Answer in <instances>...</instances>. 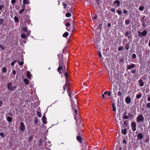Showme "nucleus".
<instances>
[{
    "instance_id": "obj_1",
    "label": "nucleus",
    "mask_w": 150,
    "mask_h": 150,
    "mask_svg": "<svg viewBox=\"0 0 150 150\" xmlns=\"http://www.w3.org/2000/svg\"><path fill=\"white\" fill-rule=\"evenodd\" d=\"M106 61L107 62L105 63V65L108 72L109 80L112 82V64L111 62L109 61V60L108 59H107Z\"/></svg>"
},
{
    "instance_id": "obj_2",
    "label": "nucleus",
    "mask_w": 150,
    "mask_h": 150,
    "mask_svg": "<svg viewBox=\"0 0 150 150\" xmlns=\"http://www.w3.org/2000/svg\"><path fill=\"white\" fill-rule=\"evenodd\" d=\"M59 67L57 69V71L60 73V72L61 70L63 69V71H65L66 67L64 65V64L62 60H59Z\"/></svg>"
},
{
    "instance_id": "obj_3",
    "label": "nucleus",
    "mask_w": 150,
    "mask_h": 150,
    "mask_svg": "<svg viewBox=\"0 0 150 150\" xmlns=\"http://www.w3.org/2000/svg\"><path fill=\"white\" fill-rule=\"evenodd\" d=\"M144 120V118L142 115H139L137 117V120L138 122H139L140 121H142Z\"/></svg>"
},
{
    "instance_id": "obj_4",
    "label": "nucleus",
    "mask_w": 150,
    "mask_h": 150,
    "mask_svg": "<svg viewBox=\"0 0 150 150\" xmlns=\"http://www.w3.org/2000/svg\"><path fill=\"white\" fill-rule=\"evenodd\" d=\"M7 88L8 89L13 91L15 89L16 87L15 86L12 87V83H9L7 84Z\"/></svg>"
},
{
    "instance_id": "obj_5",
    "label": "nucleus",
    "mask_w": 150,
    "mask_h": 150,
    "mask_svg": "<svg viewBox=\"0 0 150 150\" xmlns=\"http://www.w3.org/2000/svg\"><path fill=\"white\" fill-rule=\"evenodd\" d=\"M138 33L139 34V36L141 38H142V36H145L147 34V32L146 30H144L142 33L140 31H139Z\"/></svg>"
},
{
    "instance_id": "obj_6",
    "label": "nucleus",
    "mask_w": 150,
    "mask_h": 150,
    "mask_svg": "<svg viewBox=\"0 0 150 150\" xmlns=\"http://www.w3.org/2000/svg\"><path fill=\"white\" fill-rule=\"evenodd\" d=\"M136 123L135 122H133L131 123V127L133 131H135L136 129Z\"/></svg>"
},
{
    "instance_id": "obj_7",
    "label": "nucleus",
    "mask_w": 150,
    "mask_h": 150,
    "mask_svg": "<svg viewBox=\"0 0 150 150\" xmlns=\"http://www.w3.org/2000/svg\"><path fill=\"white\" fill-rule=\"evenodd\" d=\"M25 126L24 123L21 122L20 123V129L22 131H23L25 130Z\"/></svg>"
},
{
    "instance_id": "obj_8",
    "label": "nucleus",
    "mask_w": 150,
    "mask_h": 150,
    "mask_svg": "<svg viewBox=\"0 0 150 150\" xmlns=\"http://www.w3.org/2000/svg\"><path fill=\"white\" fill-rule=\"evenodd\" d=\"M135 65L134 64H132L131 65H129L127 67V70H130L131 69H133L135 67Z\"/></svg>"
},
{
    "instance_id": "obj_9",
    "label": "nucleus",
    "mask_w": 150,
    "mask_h": 150,
    "mask_svg": "<svg viewBox=\"0 0 150 150\" xmlns=\"http://www.w3.org/2000/svg\"><path fill=\"white\" fill-rule=\"evenodd\" d=\"M131 98L128 97V96L125 99V102L127 104L131 102Z\"/></svg>"
},
{
    "instance_id": "obj_10",
    "label": "nucleus",
    "mask_w": 150,
    "mask_h": 150,
    "mask_svg": "<svg viewBox=\"0 0 150 150\" xmlns=\"http://www.w3.org/2000/svg\"><path fill=\"white\" fill-rule=\"evenodd\" d=\"M143 137V134L142 133H139L137 135V138L139 139H142Z\"/></svg>"
},
{
    "instance_id": "obj_11",
    "label": "nucleus",
    "mask_w": 150,
    "mask_h": 150,
    "mask_svg": "<svg viewBox=\"0 0 150 150\" xmlns=\"http://www.w3.org/2000/svg\"><path fill=\"white\" fill-rule=\"evenodd\" d=\"M138 82L139 84V86H142L144 85V81L141 80L140 79L138 81Z\"/></svg>"
},
{
    "instance_id": "obj_12",
    "label": "nucleus",
    "mask_w": 150,
    "mask_h": 150,
    "mask_svg": "<svg viewBox=\"0 0 150 150\" xmlns=\"http://www.w3.org/2000/svg\"><path fill=\"white\" fill-rule=\"evenodd\" d=\"M113 3L114 4H117V6H119L120 5V2L118 0H116L113 1Z\"/></svg>"
},
{
    "instance_id": "obj_13",
    "label": "nucleus",
    "mask_w": 150,
    "mask_h": 150,
    "mask_svg": "<svg viewBox=\"0 0 150 150\" xmlns=\"http://www.w3.org/2000/svg\"><path fill=\"white\" fill-rule=\"evenodd\" d=\"M127 130L126 128H125L124 129H122V133L125 135L127 134Z\"/></svg>"
},
{
    "instance_id": "obj_14",
    "label": "nucleus",
    "mask_w": 150,
    "mask_h": 150,
    "mask_svg": "<svg viewBox=\"0 0 150 150\" xmlns=\"http://www.w3.org/2000/svg\"><path fill=\"white\" fill-rule=\"evenodd\" d=\"M22 7L23 8V9L19 11V13L20 14H21L24 11L25 6L24 4H23V5L22 6Z\"/></svg>"
},
{
    "instance_id": "obj_15",
    "label": "nucleus",
    "mask_w": 150,
    "mask_h": 150,
    "mask_svg": "<svg viewBox=\"0 0 150 150\" xmlns=\"http://www.w3.org/2000/svg\"><path fill=\"white\" fill-rule=\"evenodd\" d=\"M107 93V92L106 91L104 92V93L102 94V96L103 98L105 99L106 98V96H105V95H106Z\"/></svg>"
},
{
    "instance_id": "obj_16",
    "label": "nucleus",
    "mask_w": 150,
    "mask_h": 150,
    "mask_svg": "<svg viewBox=\"0 0 150 150\" xmlns=\"http://www.w3.org/2000/svg\"><path fill=\"white\" fill-rule=\"evenodd\" d=\"M130 45V43L128 42L127 44L125 45V49L126 50H128L129 49V46Z\"/></svg>"
},
{
    "instance_id": "obj_17",
    "label": "nucleus",
    "mask_w": 150,
    "mask_h": 150,
    "mask_svg": "<svg viewBox=\"0 0 150 150\" xmlns=\"http://www.w3.org/2000/svg\"><path fill=\"white\" fill-rule=\"evenodd\" d=\"M131 34V33L130 32L127 31L125 32V36L126 37L128 36L129 35Z\"/></svg>"
},
{
    "instance_id": "obj_18",
    "label": "nucleus",
    "mask_w": 150,
    "mask_h": 150,
    "mask_svg": "<svg viewBox=\"0 0 150 150\" xmlns=\"http://www.w3.org/2000/svg\"><path fill=\"white\" fill-rule=\"evenodd\" d=\"M27 77L29 79L31 77V74L30 71H28L27 72Z\"/></svg>"
},
{
    "instance_id": "obj_19",
    "label": "nucleus",
    "mask_w": 150,
    "mask_h": 150,
    "mask_svg": "<svg viewBox=\"0 0 150 150\" xmlns=\"http://www.w3.org/2000/svg\"><path fill=\"white\" fill-rule=\"evenodd\" d=\"M30 3V2L29 1L27 0H23V3L24 5V4H28Z\"/></svg>"
},
{
    "instance_id": "obj_20",
    "label": "nucleus",
    "mask_w": 150,
    "mask_h": 150,
    "mask_svg": "<svg viewBox=\"0 0 150 150\" xmlns=\"http://www.w3.org/2000/svg\"><path fill=\"white\" fill-rule=\"evenodd\" d=\"M69 35V33L67 32H65L63 35V36L64 38L67 37Z\"/></svg>"
},
{
    "instance_id": "obj_21",
    "label": "nucleus",
    "mask_w": 150,
    "mask_h": 150,
    "mask_svg": "<svg viewBox=\"0 0 150 150\" xmlns=\"http://www.w3.org/2000/svg\"><path fill=\"white\" fill-rule=\"evenodd\" d=\"M46 118L45 117L43 116L42 118V120L44 124H46V122L45 121Z\"/></svg>"
},
{
    "instance_id": "obj_22",
    "label": "nucleus",
    "mask_w": 150,
    "mask_h": 150,
    "mask_svg": "<svg viewBox=\"0 0 150 150\" xmlns=\"http://www.w3.org/2000/svg\"><path fill=\"white\" fill-rule=\"evenodd\" d=\"M139 9L140 11H143L144 9V6H141L139 7Z\"/></svg>"
},
{
    "instance_id": "obj_23",
    "label": "nucleus",
    "mask_w": 150,
    "mask_h": 150,
    "mask_svg": "<svg viewBox=\"0 0 150 150\" xmlns=\"http://www.w3.org/2000/svg\"><path fill=\"white\" fill-rule=\"evenodd\" d=\"M64 75L65 77L66 81H69V80H68V74L66 72L65 73Z\"/></svg>"
},
{
    "instance_id": "obj_24",
    "label": "nucleus",
    "mask_w": 150,
    "mask_h": 150,
    "mask_svg": "<svg viewBox=\"0 0 150 150\" xmlns=\"http://www.w3.org/2000/svg\"><path fill=\"white\" fill-rule=\"evenodd\" d=\"M76 138H77V140L79 141L80 142H81V137L79 136H77L76 137Z\"/></svg>"
},
{
    "instance_id": "obj_25",
    "label": "nucleus",
    "mask_w": 150,
    "mask_h": 150,
    "mask_svg": "<svg viewBox=\"0 0 150 150\" xmlns=\"http://www.w3.org/2000/svg\"><path fill=\"white\" fill-rule=\"evenodd\" d=\"M142 96V95L141 94H138L136 96V98H140Z\"/></svg>"
},
{
    "instance_id": "obj_26",
    "label": "nucleus",
    "mask_w": 150,
    "mask_h": 150,
    "mask_svg": "<svg viewBox=\"0 0 150 150\" xmlns=\"http://www.w3.org/2000/svg\"><path fill=\"white\" fill-rule=\"evenodd\" d=\"M69 83V81H66V82L65 83L64 85V86H65L66 87L68 85V84Z\"/></svg>"
},
{
    "instance_id": "obj_27",
    "label": "nucleus",
    "mask_w": 150,
    "mask_h": 150,
    "mask_svg": "<svg viewBox=\"0 0 150 150\" xmlns=\"http://www.w3.org/2000/svg\"><path fill=\"white\" fill-rule=\"evenodd\" d=\"M112 91L111 90H110V91L107 92L108 95L109 96H112Z\"/></svg>"
},
{
    "instance_id": "obj_28",
    "label": "nucleus",
    "mask_w": 150,
    "mask_h": 150,
    "mask_svg": "<svg viewBox=\"0 0 150 150\" xmlns=\"http://www.w3.org/2000/svg\"><path fill=\"white\" fill-rule=\"evenodd\" d=\"M14 19L15 21L16 22H18L19 21L18 18L17 16H15L14 17Z\"/></svg>"
},
{
    "instance_id": "obj_29",
    "label": "nucleus",
    "mask_w": 150,
    "mask_h": 150,
    "mask_svg": "<svg viewBox=\"0 0 150 150\" xmlns=\"http://www.w3.org/2000/svg\"><path fill=\"white\" fill-rule=\"evenodd\" d=\"M18 64L20 66H22L23 64V62L21 61L20 62L19 61H18Z\"/></svg>"
},
{
    "instance_id": "obj_30",
    "label": "nucleus",
    "mask_w": 150,
    "mask_h": 150,
    "mask_svg": "<svg viewBox=\"0 0 150 150\" xmlns=\"http://www.w3.org/2000/svg\"><path fill=\"white\" fill-rule=\"evenodd\" d=\"M128 121L127 120H125L124 122V125L125 126H127L128 125Z\"/></svg>"
},
{
    "instance_id": "obj_31",
    "label": "nucleus",
    "mask_w": 150,
    "mask_h": 150,
    "mask_svg": "<svg viewBox=\"0 0 150 150\" xmlns=\"http://www.w3.org/2000/svg\"><path fill=\"white\" fill-rule=\"evenodd\" d=\"M98 4H99L103 2L102 0H97L96 1Z\"/></svg>"
},
{
    "instance_id": "obj_32",
    "label": "nucleus",
    "mask_w": 150,
    "mask_h": 150,
    "mask_svg": "<svg viewBox=\"0 0 150 150\" xmlns=\"http://www.w3.org/2000/svg\"><path fill=\"white\" fill-rule=\"evenodd\" d=\"M124 49V47L123 46H121L119 47L118 48V50L121 51Z\"/></svg>"
},
{
    "instance_id": "obj_33",
    "label": "nucleus",
    "mask_w": 150,
    "mask_h": 150,
    "mask_svg": "<svg viewBox=\"0 0 150 150\" xmlns=\"http://www.w3.org/2000/svg\"><path fill=\"white\" fill-rule=\"evenodd\" d=\"M125 23L127 25H128L130 23V21L129 20H126L125 21Z\"/></svg>"
},
{
    "instance_id": "obj_34",
    "label": "nucleus",
    "mask_w": 150,
    "mask_h": 150,
    "mask_svg": "<svg viewBox=\"0 0 150 150\" xmlns=\"http://www.w3.org/2000/svg\"><path fill=\"white\" fill-rule=\"evenodd\" d=\"M98 55L99 57H100V58L102 59L103 60V59L102 58V56L101 55V53L100 52H98Z\"/></svg>"
},
{
    "instance_id": "obj_35",
    "label": "nucleus",
    "mask_w": 150,
    "mask_h": 150,
    "mask_svg": "<svg viewBox=\"0 0 150 150\" xmlns=\"http://www.w3.org/2000/svg\"><path fill=\"white\" fill-rule=\"evenodd\" d=\"M21 37L23 38H26V36L24 34H21Z\"/></svg>"
},
{
    "instance_id": "obj_36",
    "label": "nucleus",
    "mask_w": 150,
    "mask_h": 150,
    "mask_svg": "<svg viewBox=\"0 0 150 150\" xmlns=\"http://www.w3.org/2000/svg\"><path fill=\"white\" fill-rule=\"evenodd\" d=\"M24 82L26 84H28L29 83V81L27 79H24Z\"/></svg>"
},
{
    "instance_id": "obj_37",
    "label": "nucleus",
    "mask_w": 150,
    "mask_h": 150,
    "mask_svg": "<svg viewBox=\"0 0 150 150\" xmlns=\"http://www.w3.org/2000/svg\"><path fill=\"white\" fill-rule=\"evenodd\" d=\"M66 16L67 17H70L71 16V13H68L66 14Z\"/></svg>"
},
{
    "instance_id": "obj_38",
    "label": "nucleus",
    "mask_w": 150,
    "mask_h": 150,
    "mask_svg": "<svg viewBox=\"0 0 150 150\" xmlns=\"http://www.w3.org/2000/svg\"><path fill=\"white\" fill-rule=\"evenodd\" d=\"M7 120L9 122H11L12 121V118L11 117H8L7 118Z\"/></svg>"
},
{
    "instance_id": "obj_39",
    "label": "nucleus",
    "mask_w": 150,
    "mask_h": 150,
    "mask_svg": "<svg viewBox=\"0 0 150 150\" xmlns=\"http://www.w3.org/2000/svg\"><path fill=\"white\" fill-rule=\"evenodd\" d=\"M131 72L132 74H135L136 72V69H132Z\"/></svg>"
},
{
    "instance_id": "obj_40",
    "label": "nucleus",
    "mask_w": 150,
    "mask_h": 150,
    "mask_svg": "<svg viewBox=\"0 0 150 150\" xmlns=\"http://www.w3.org/2000/svg\"><path fill=\"white\" fill-rule=\"evenodd\" d=\"M116 11L119 14V15H120L122 14V12L120 10H116Z\"/></svg>"
},
{
    "instance_id": "obj_41",
    "label": "nucleus",
    "mask_w": 150,
    "mask_h": 150,
    "mask_svg": "<svg viewBox=\"0 0 150 150\" xmlns=\"http://www.w3.org/2000/svg\"><path fill=\"white\" fill-rule=\"evenodd\" d=\"M6 69L5 67H4L2 68V71L4 73H5L6 71Z\"/></svg>"
},
{
    "instance_id": "obj_42",
    "label": "nucleus",
    "mask_w": 150,
    "mask_h": 150,
    "mask_svg": "<svg viewBox=\"0 0 150 150\" xmlns=\"http://www.w3.org/2000/svg\"><path fill=\"white\" fill-rule=\"evenodd\" d=\"M0 136L1 137H5V135L4 134V133L3 132H1L0 134Z\"/></svg>"
},
{
    "instance_id": "obj_43",
    "label": "nucleus",
    "mask_w": 150,
    "mask_h": 150,
    "mask_svg": "<svg viewBox=\"0 0 150 150\" xmlns=\"http://www.w3.org/2000/svg\"><path fill=\"white\" fill-rule=\"evenodd\" d=\"M0 48H1L2 50H3L5 49V47L1 45H0Z\"/></svg>"
},
{
    "instance_id": "obj_44",
    "label": "nucleus",
    "mask_w": 150,
    "mask_h": 150,
    "mask_svg": "<svg viewBox=\"0 0 150 150\" xmlns=\"http://www.w3.org/2000/svg\"><path fill=\"white\" fill-rule=\"evenodd\" d=\"M123 117V118L124 119H128V117L127 116V115H124V116Z\"/></svg>"
},
{
    "instance_id": "obj_45",
    "label": "nucleus",
    "mask_w": 150,
    "mask_h": 150,
    "mask_svg": "<svg viewBox=\"0 0 150 150\" xmlns=\"http://www.w3.org/2000/svg\"><path fill=\"white\" fill-rule=\"evenodd\" d=\"M96 16H97L96 15V16H95L93 17V20L94 22H96Z\"/></svg>"
},
{
    "instance_id": "obj_46",
    "label": "nucleus",
    "mask_w": 150,
    "mask_h": 150,
    "mask_svg": "<svg viewBox=\"0 0 150 150\" xmlns=\"http://www.w3.org/2000/svg\"><path fill=\"white\" fill-rule=\"evenodd\" d=\"M132 57L134 59L136 57V55L135 54H133L132 55Z\"/></svg>"
},
{
    "instance_id": "obj_47",
    "label": "nucleus",
    "mask_w": 150,
    "mask_h": 150,
    "mask_svg": "<svg viewBox=\"0 0 150 150\" xmlns=\"http://www.w3.org/2000/svg\"><path fill=\"white\" fill-rule=\"evenodd\" d=\"M127 12V11L126 10H124L123 11V13L125 14H126Z\"/></svg>"
},
{
    "instance_id": "obj_48",
    "label": "nucleus",
    "mask_w": 150,
    "mask_h": 150,
    "mask_svg": "<svg viewBox=\"0 0 150 150\" xmlns=\"http://www.w3.org/2000/svg\"><path fill=\"white\" fill-rule=\"evenodd\" d=\"M16 0H12L11 1V3L12 4H13L16 2Z\"/></svg>"
},
{
    "instance_id": "obj_49",
    "label": "nucleus",
    "mask_w": 150,
    "mask_h": 150,
    "mask_svg": "<svg viewBox=\"0 0 150 150\" xmlns=\"http://www.w3.org/2000/svg\"><path fill=\"white\" fill-rule=\"evenodd\" d=\"M127 38L129 40H130V39L132 40V36L131 35L128 36Z\"/></svg>"
},
{
    "instance_id": "obj_50",
    "label": "nucleus",
    "mask_w": 150,
    "mask_h": 150,
    "mask_svg": "<svg viewBox=\"0 0 150 150\" xmlns=\"http://www.w3.org/2000/svg\"><path fill=\"white\" fill-rule=\"evenodd\" d=\"M63 5L64 6V8H66V6H67V4H65L64 3H63Z\"/></svg>"
},
{
    "instance_id": "obj_51",
    "label": "nucleus",
    "mask_w": 150,
    "mask_h": 150,
    "mask_svg": "<svg viewBox=\"0 0 150 150\" xmlns=\"http://www.w3.org/2000/svg\"><path fill=\"white\" fill-rule=\"evenodd\" d=\"M147 107L149 108H150V103H149L147 104Z\"/></svg>"
},
{
    "instance_id": "obj_52",
    "label": "nucleus",
    "mask_w": 150,
    "mask_h": 150,
    "mask_svg": "<svg viewBox=\"0 0 150 150\" xmlns=\"http://www.w3.org/2000/svg\"><path fill=\"white\" fill-rule=\"evenodd\" d=\"M116 110V109L115 106H114V104H113V111H115Z\"/></svg>"
},
{
    "instance_id": "obj_53",
    "label": "nucleus",
    "mask_w": 150,
    "mask_h": 150,
    "mask_svg": "<svg viewBox=\"0 0 150 150\" xmlns=\"http://www.w3.org/2000/svg\"><path fill=\"white\" fill-rule=\"evenodd\" d=\"M37 115H38V117H40L41 116V114H40V113L39 112H37Z\"/></svg>"
},
{
    "instance_id": "obj_54",
    "label": "nucleus",
    "mask_w": 150,
    "mask_h": 150,
    "mask_svg": "<svg viewBox=\"0 0 150 150\" xmlns=\"http://www.w3.org/2000/svg\"><path fill=\"white\" fill-rule=\"evenodd\" d=\"M3 20L2 19H0V23L1 24H2L3 23Z\"/></svg>"
},
{
    "instance_id": "obj_55",
    "label": "nucleus",
    "mask_w": 150,
    "mask_h": 150,
    "mask_svg": "<svg viewBox=\"0 0 150 150\" xmlns=\"http://www.w3.org/2000/svg\"><path fill=\"white\" fill-rule=\"evenodd\" d=\"M23 31H25V32H27V30L26 29V28L25 27H23Z\"/></svg>"
},
{
    "instance_id": "obj_56",
    "label": "nucleus",
    "mask_w": 150,
    "mask_h": 150,
    "mask_svg": "<svg viewBox=\"0 0 150 150\" xmlns=\"http://www.w3.org/2000/svg\"><path fill=\"white\" fill-rule=\"evenodd\" d=\"M126 142H126V141L125 139H124L123 142V143L124 144H126Z\"/></svg>"
},
{
    "instance_id": "obj_57",
    "label": "nucleus",
    "mask_w": 150,
    "mask_h": 150,
    "mask_svg": "<svg viewBox=\"0 0 150 150\" xmlns=\"http://www.w3.org/2000/svg\"><path fill=\"white\" fill-rule=\"evenodd\" d=\"M122 93L120 91H119L118 92V95L119 96H120L121 95Z\"/></svg>"
},
{
    "instance_id": "obj_58",
    "label": "nucleus",
    "mask_w": 150,
    "mask_h": 150,
    "mask_svg": "<svg viewBox=\"0 0 150 150\" xmlns=\"http://www.w3.org/2000/svg\"><path fill=\"white\" fill-rule=\"evenodd\" d=\"M16 62V61H15L14 62H12L11 64V65L12 66H13L14 65V63L15 62Z\"/></svg>"
},
{
    "instance_id": "obj_59",
    "label": "nucleus",
    "mask_w": 150,
    "mask_h": 150,
    "mask_svg": "<svg viewBox=\"0 0 150 150\" xmlns=\"http://www.w3.org/2000/svg\"><path fill=\"white\" fill-rule=\"evenodd\" d=\"M65 25L67 26H69L70 25V24L69 23H66Z\"/></svg>"
},
{
    "instance_id": "obj_60",
    "label": "nucleus",
    "mask_w": 150,
    "mask_h": 150,
    "mask_svg": "<svg viewBox=\"0 0 150 150\" xmlns=\"http://www.w3.org/2000/svg\"><path fill=\"white\" fill-rule=\"evenodd\" d=\"M4 7V5H1L0 6V10L2 9V8Z\"/></svg>"
},
{
    "instance_id": "obj_61",
    "label": "nucleus",
    "mask_w": 150,
    "mask_h": 150,
    "mask_svg": "<svg viewBox=\"0 0 150 150\" xmlns=\"http://www.w3.org/2000/svg\"><path fill=\"white\" fill-rule=\"evenodd\" d=\"M66 29L68 31H69L71 30L70 28L69 27L67 28Z\"/></svg>"
},
{
    "instance_id": "obj_62",
    "label": "nucleus",
    "mask_w": 150,
    "mask_h": 150,
    "mask_svg": "<svg viewBox=\"0 0 150 150\" xmlns=\"http://www.w3.org/2000/svg\"><path fill=\"white\" fill-rule=\"evenodd\" d=\"M33 137V136L32 135L30 137V138L29 140L30 141H31Z\"/></svg>"
},
{
    "instance_id": "obj_63",
    "label": "nucleus",
    "mask_w": 150,
    "mask_h": 150,
    "mask_svg": "<svg viewBox=\"0 0 150 150\" xmlns=\"http://www.w3.org/2000/svg\"><path fill=\"white\" fill-rule=\"evenodd\" d=\"M13 74L14 75H15V74H16V71L15 70H13Z\"/></svg>"
},
{
    "instance_id": "obj_64",
    "label": "nucleus",
    "mask_w": 150,
    "mask_h": 150,
    "mask_svg": "<svg viewBox=\"0 0 150 150\" xmlns=\"http://www.w3.org/2000/svg\"><path fill=\"white\" fill-rule=\"evenodd\" d=\"M147 99H148V101H150V97H149L148 98H147Z\"/></svg>"
}]
</instances>
